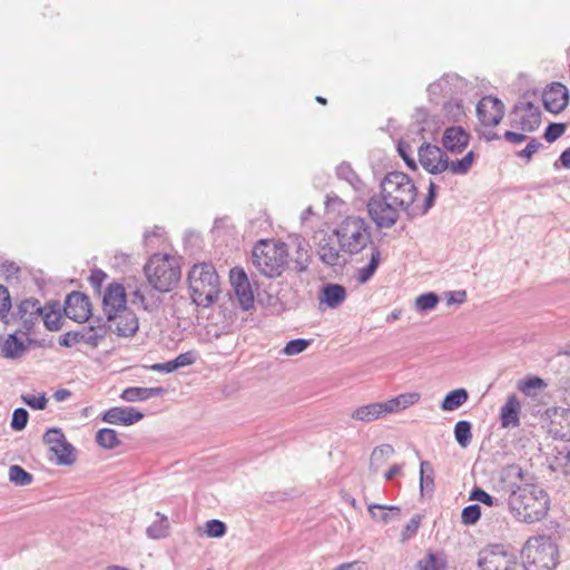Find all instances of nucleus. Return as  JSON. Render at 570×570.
Segmentation results:
<instances>
[{
  "label": "nucleus",
  "mask_w": 570,
  "mask_h": 570,
  "mask_svg": "<svg viewBox=\"0 0 570 570\" xmlns=\"http://www.w3.org/2000/svg\"><path fill=\"white\" fill-rule=\"evenodd\" d=\"M381 194L367 202V212L379 228H391L416 199L417 188L412 178L402 171L387 173L381 181Z\"/></svg>",
  "instance_id": "obj_1"
},
{
  "label": "nucleus",
  "mask_w": 570,
  "mask_h": 570,
  "mask_svg": "<svg viewBox=\"0 0 570 570\" xmlns=\"http://www.w3.org/2000/svg\"><path fill=\"white\" fill-rule=\"evenodd\" d=\"M510 513L520 522L534 523L542 520L550 508L548 493L538 484L513 483L507 499Z\"/></svg>",
  "instance_id": "obj_2"
},
{
  "label": "nucleus",
  "mask_w": 570,
  "mask_h": 570,
  "mask_svg": "<svg viewBox=\"0 0 570 570\" xmlns=\"http://www.w3.org/2000/svg\"><path fill=\"white\" fill-rule=\"evenodd\" d=\"M188 286L197 306H210L219 295V277L215 267L207 263L194 265L188 274Z\"/></svg>",
  "instance_id": "obj_3"
},
{
  "label": "nucleus",
  "mask_w": 570,
  "mask_h": 570,
  "mask_svg": "<svg viewBox=\"0 0 570 570\" xmlns=\"http://www.w3.org/2000/svg\"><path fill=\"white\" fill-rule=\"evenodd\" d=\"M252 263L262 275L277 277L288 263V246L283 242L259 240L253 248Z\"/></svg>",
  "instance_id": "obj_4"
},
{
  "label": "nucleus",
  "mask_w": 570,
  "mask_h": 570,
  "mask_svg": "<svg viewBox=\"0 0 570 570\" xmlns=\"http://www.w3.org/2000/svg\"><path fill=\"white\" fill-rule=\"evenodd\" d=\"M144 271L149 285L160 293L170 292L178 284L181 276L176 257L168 254L153 255Z\"/></svg>",
  "instance_id": "obj_5"
},
{
  "label": "nucleus",
  "mask_w": 570,
  "mask_h": 570,
  "mask_svg": "<svg viewBox=\"0 0 570 570\" xmlns=\"http://www.w3.org/2000/svg\"><path fill=\"white\" fill-rule=\"evenodd\" d=\"M521 553L525 570H554L559 562L557 544L544 535L529 538Z\"/></svg>",
  "instance_id": "obj_6"
},
{
  "label": "nucleus",
  "mask_w": 570,
  "mask_h": 570,
  "mask_svg": "<svg viewBox=\"0 0 570 570\" xmlns=\"http://www.w3.org/2000/svg\"><path fill=\"white\" fill-rule=\"evenodd\" d=\"M341 249L348 255H356L373 245L371 227L364 218L346 217L335 229Z\"/></svg>",
  "instance_id": "obj_7"
},
{
  "label": "nucleus",
  "mask_w": 570,
  "mask_h": 570,
  "mask_svg": "<svg viewBox=\"0 0 570 570\" xmlns=\"http://www.w3.org/2000/svg\"><path fill=\"white\" fill-rule=\"evenodd\" d=\"M420 397V394L416 392L403 393L384 402H374L358 406L351 413V417L361 422H372L416 404Z\"/></svg>",
  "instance_id": "obj_8"
},
{
  "label": "nucleus",
  "mask_w": 570,
  "mask_h": 570,
  "mask_svg": "<svg viewBox=\"0 0 570 570\" xmlns=\"http://www.w3.org/2000/svg\"><path fill=\"white\" fill-rule=\"evenodd\" d=\"M479 570H518L517 554L503 544H489L480 550L476 561Z\"/></svg>",
  "instance_id": "obj_9"
},
{
  "label": "nucleus",
  "mask_w": 570,
  "mask_h": 570,
  "mask_svg": "<svg viewBox=\"0 0 570 570\" xmlns=\"http://www.w3.org/2000/svg\"><path fill=\"white\" fill-rule=\"evenodd\" d=\"M43 442L50 452L49 460L58 465H70L76 461L75 448L67 442L61 429H49L43 434Z\"/></svg>",
  "instance_id": "obj_10"
},
{
  "label": "nucleus",
  "mask_w": 570,
  "mask_h": 570,
  "mask_svg": "<svg viewBox=\"0 0 570 570\" xmlns=\"http://www.w3.org/2000/svg\"><path fill=\"white\" fill-rule=\"evenodd\" d=\"M541 124V112L532 102L514 106L512 110L511 126L522 131H534Z\"/></svg>",
  "instance_id": "obj_11"
},
{
  "label": "nucleus",
  "mask_w": 570,
  "mask_h": 570,
  "mask_svg": "<svg viewBox=\"0 0 570 570\" xmlns=\"http://www.w3.org/2000/svg\"><path fill=\"white\" fill-rule=\"evenodd\" d=\"M421 166L430 174L438 175L446 170V153L435 145L424 142L417 150Z\"/></svg>",
  "instance_id": "obj_12"
},
{
  "label": "nucleus",
  "mask_w": 570,
  "mask_h": 570,
  "mask_svg": "<svg viewBox=\"0 0 570 570\" xmlns=\"http://www.w3.org/2000/svg\"><path fill=\"white\" fill-rule=\"evenodd\" d=\"M343 249L340 246V239L334 230L332 234H325L320 238L317 244V255L322 263L327 266L335 267L345 263L342 256Z\"/></svg>",
  "instance_id": "obj_13"
},
{
  "label": "nucleus",
  "mask_w": 570,
  "mask_h": 570,
  "mask_svg": "<svg viewBox=\"0 0 570 570\" xmlns=\"http://www.w3.org/2000/svg\"><path fill=\"white\" fill-rule=\"evenodd\" d=\"M476 114L483 126L495 127L504 116V105L497 97L485 96L479 101Z\"/></svg>",
  "instance_id": "obj_14"
},
{
  "label": "nucleus",
  "mask_w": 570,
  "mask_h": 570,
  "mask_svg": "<svg viewBox=\"0 0 570 570\" xmlns=\"http://www.w3.org/2000/svg\"><path fill=\"white\" fill-rule=\"evenodd\" d=\"M126 291L122 284L110 283L104 293L102 311L106 318L115 317V313H121L122 309H129L126 305Z\"/></svg>",
  "instance_id": "obj_15"
},
{
  "label": "nucleus",
  "mask_w": 570,
  "mask_h": 570,
  "mask_svg": "<svg viewBox=\"0 0 570 570\" xmlns=\"http://www.w3.org/2000/svg\"><path fill=\"white\" fill-rule=\"evenodd\" d=\"M63 313L66 317L82 323L91 315L89 297L80 292H72L66 297Z\"/></svg>",
  "instance_id": "obj_16"
},
{
  "label": "nucleus",
  "mask_w": 570,
  "mask_h": 570,
  "mask_svg": "<svg viewBox=\"0 0 570 570\" xmlns=\"http://www.w3.org/2000/svg\"><path fill=\"white\" fill-rule=\"evenodd\" d=\"M138 327V317L130 309H122L121 313H115V317L107 318V332L111 331L118 336H132Z\"/></svg>",
  "instance_id": "obj_17"
},
{
  "label": "nucleus",
  "mask_w": 570,
  "mask_h": 570,
  "mask_svg": "<svg viewBox=\"0 0 570 570\" xmlns=\"http://www.w3.org/2000/svg\"><path fill=\"white\" fill-rule=\"evenodd\" d=\"M542 102L551 114H559L564 110L569 104V90L561 82H553L542 94Z\"/></svg>",
  "instance_id": "obj_18"
},
{
  "label": "nucleus",
  "mask_w": 570,
  "mask_h": 570,
  "mask_svg": "<svg viewBox=\"0 0 570 570\" xmlns=\"http://www.w3.org/2000/svg\"><path fill=\"white\" fill-rule=\"evenodd\" d=\"M549 417V433L554 439L570 441V409H553Z\"/></svg>",
  "instance_id": "obj_19"
},
{
  "label": "nucleus",
  "mask_w": 570,
  "mask_h": 570,
  "mask_svg": "<svg viewBox=\"0 0 570 570\" xmlns=\"http://www.w3.org/2000/svg\"><path fill=\"white\" fill-rule=\"evenodd\" d=\"M144 417V413L134 407L114 406L102 414V421L109 424L128 426Z\"/></svg>",
  "instance_id": "obj_20"
},
{
  "label": "nucleus",
  "mask_w": 570,
  "mask_h": 570,
  "mask_svg": "<svg viewBox=\"0 0 570 570\" xmlns=\"http://www.w3.org/2000/svg\"><path fill=\"white\" fill-rule=\"evenodd\" d=\"M469 141L470 135L461 126L449 127L443 132L442 145L450 153H462L469 145Z\"/></svg>",
  "instance_id": "obj_21"
},
{
  "label": "nucleus",
  "mask_w": 570,
  "mask_h": 570,
  "mask_svg": "<svg viewBox=\"0 0 570 570\" xmlns=\"http://www.w3.org/2000/svg\"><path fill=\"white\" fill-rule=\"evenodd\" d=\"M41 304L37 298H26L22 299L18 306L16 315L22 322L23 327L27 331H31L36 323L39 321L41 316Z\"/></svg>",
  "instance_id": "obj_22"
},
{
  "label": "nucleus",
  "mask_w": 570,
  "mask_h": 570,
  "mask_svg": "<svg viewBox=\"0 0 570 570\" xmlns=\"http://www.w3.org/2000/svg\"><path fill=\"white\" fill-rule=\"evenodd\" d=\"M521 403L515 394L508 396L507 402L501 407L500 420L504 429L517 428L520 424Z\"/></svg>",
  "instance_id": "obj_23"
},
{
  "label": "nucleus",
  "mask_w": 570,
  "mask_h": 570,
  "mask_svg": "<svg viewBox=\"0 0 570 570\" xmlns=\"http://www.w3.org/2000/svg\"><path fill=\"white\" fill-rule=\"evenodd\" d=\"M166 393L164 387H139L130 386L122 391L120 399L125 402L146 401L153 397L163 396Z\"/></svg>",
  "instance_id": "obj_24"
},
{
  "label": "nucleus",
  "mask_w": 570,
  "mask_h": 570,
  "mask_svg": "<svg viewBox=\"0 0 570 570\" xmlns=\"http://www.w3.org/2000/svg\"><path fill=\"white\" fill-rule=\"evenodd\" d=\"M28 351V345L16 334H9L0 344V354L7 360L21 358Z\"/></svg>",
  "instance_id": "obj_25"
},
{
  "label": "nucleus",
  "mask_w": 570,
  "mask_h": 570,
  "mask_svg": "<svg viewBox=\"0 0 570 570\" xmlns=\"http://www.w3.org/2000/svg\"><path fill=\"white\" fill-rule=\"evenodd\" d=\"M346 299V289L340 284H326L323 286L320 303L331 308H336Z\"/></svg>",
  "instance_id": "obj_26"
},
{
  "label": "nucleus",
  "mask_w": 570,
  "mask_h": 570,
  "mask_svg": "<svg viewBox=\"0 0 570 570\" xmlns=\"http://www.w3.org/2000/svg\"><path fill=\"white\" fill-rule=\"evenodd\" d=\"M41 316L43 324L49 331H59L62 326V317L59 308V304L56 302L47 303L41 306Z\"/></svg>",
  "instance_id": "obj_27"
},
{
  "label": "nucleus",
  "mask_w": 570,
  "mask_h": 570,
  "mask_svg": "<svg viewBox=\"0 0 570 570\" xmlns=\"http://www.w3.org/2000/svg\"><path fill=\"white\" fill-rule=\"evenodd\" d=\"M416 567L420 570H446L448 559L443 551L429 550L425 557L417 561Z\"/></svg>",
  "instance_id": "obj_28"
},
{
  "label": "nucleus",
  "mask_w": 570,
  "mask_h": 570,
  "mask_svg": "<svg viewBox=\"0 0 570 570\" xmlns=\"http://www.w3.org/2000/svg\"><path fill=\"white\" fill-rule=\"evenodd\" d=\"M80 332L83 335L81 340L83 343L97 347L107 335V323L98 320L97 324L83 327Z\"/></svg>",
  "instance_id": "obj_29"
},
{
  "label": "nucleus",
  "mask_w": 570,
  "mask_h": 570,
  "mask_svg": "<svg viewBox=\"0 0 570 570\" xmlns=\"http://www.w3.org/2000/svg\"><path fill=\"white\" fill-rule=\"evenodd\" d=\"M336 176L340 180L346 181L354 190L361 191L364 184L350 163L342 161L336 167Z\"/></svg>",
  "instance_id": "obj_30"
},
{
  "label": "nucleus",
  "mask_w": 570,
  "mask_h": 570,
  "mask_svg": "<svg viewBox=\"0 0 570 570\" xmlns=\"http://www.w3.org/2000/svg\"><path fill=\"white\" fill-rule=\"evenodd\" d=\"M293 245L295 247V256L292 259L294 268L297 272H304L307 269L309 264V246L304 239L301 238H295L293 240Z\"/></svg>",
  "instance_id": "obj_31"
},
{
  "label": "nucleus",
  "mask_w": 570,
  "mask_h": 570,
  "mask_svg": "<svg viewBox=\"0 0 570 570\" xmlns=\"http://www.w3.org/2000/svg\"><path fill=\"white\" fill-rule=\"evenodd\" d=\"M156 517L158 519L146 529L147 537L153 540L167 538L170 530L168 518L160 512H156Z\"/></svg>",
  "instance_id": "obj_32"
},
{
  "label": "nucleus",
  "mask_w": 570,
  "mask_h": 570,
  "mask_svg": "<svg viewBox=\"0 0 570 570\" xmlns=\"http://www.w3.org/2000/svg\"><path fill=\"white\" fill-rule=\"evenodd\" d=\"M381 259L382 258L380 248L377 246H372L370 262L366 266L358 269L356 276L357 282L361 284L368 282L376 272L381 263Z\"/></svg>",
  "instance_id": "obj_33"
},
{
  "label": "nucleus",
  "mask_w": 570,
  "mask_h": 570,
  "mask_svg": "<svg viewBox=\"0 0 570 570\" xmlns=\"http://www.w3.org/2000/svg\"><path fill=\"white\" fill-rule=\"evenodd\" d=\"M367 509L372 518L377 519L384 523H389L392 520L399 519L401 511L399 507H386L376 503L368 504Z\"/></svg>",
  "instance_id": "obj_34"
},
{
  "label": "nucleus",
  "mask_w": 570,
  "mask_h": 570,
  "mask_svg": "<svg viewBox=\"0 0 570 570\" xmlns=\"http://www.w3.org/2000/svg\"><path fill=\"white\" fill-rule=\"evenodd\" d=\"M394 453V448L391 444H382L376 446L370 458V470L376 473L382 464L386 462V460L392 456Z\"/></svg>",
  "instance_id": "obj_35"
},
{
  "label": "nucleus",
  "mask_w": 570,
  "mask_h": 570,
  "mask_svg": "<svg viewBox=\"0 0 570 570\" xmlns=\"http://www.w3.org/2000/svg\"><path fill=\"white\" fill-rule=\"evenodd\" d=\"M475 159V154L471 150L462 159L450 160L446 156V170L454 175H465L471 169Z\"/></svg>",
  "instance_id": "obj_36"
},
{
  "label": "nucleus",
  "mask_w": 570,
  "mask_h": 570,
  "mask_svg": "<svg viewBox=\"0 0 570 570\" xmlns=\"http://www.w3.org/2000/svg\"><path fill=\"white\" fill-rule=\"evenodd\" d=\"M468 397L469 394L466 390L456 389L445 395L441 406L444 411H454L463 405L468 401Z\"/></svg>",
  "instance_id": "obj_37"
},
{
  "label": "nucleus",
  "mask_w": 570,
  "mask_h": 570,
  "mask_svg": "<svg viewBox=\"0 0 570 570\" xmlns=\"http://www.w3.org/2000/svg\"><path fill=\"white\" fill-rule=\"evenodd\" d=\"M443 117L448 121L459 122L465 116L464 107L461 100L451 99L443 105Z\"/></svg>",
  "instance_id": "obj_38"
},
{
  "label": "nucleus",
  "mask_w": 570,
  "mask_h": 570,
  "mask_svg": "<svg viewBox=\"0 0 570 570\" xmlns=\"http://www.w3.org/2000/svg\"><path fill=\"white\" fill-rule=\"evenodd\" d=\"M461 81L458 75H445L440 80L429 85L428 94L431 99L434 97H439L443 92L448 94L450 91V83Z\"/></svg>",
  "instance_id": "obj_39"
},
{
  "label": "nucleus",
  "mask_w": 570,
  "mask_h": 570,
  "mask_svg": "<svg viewBox=\"0 0 570 570\" xmlns=\"http://www.w3.org/2000/svg\"><path fill=\"white\" fill-rule=\"evenodd\" d=\"M96 442L104 449L112 450L120 444L118 433L114 429L104 428L96 433Z\"/></svg>",
  "instance_id": "obj_40"
},
{
  "label": "nucleus",
  "mask_w": 570,
  "mask_h": 570,
  "mask_svg": "<svg viewBox=\"0 0 570 570\" xmlns=\"http://www.w3.org/2000/svg\"><path fill=\"white\" fill-rule=\"evenodd\" d=\"M472 425L469 421H459L454 426V436L462 448H466L472 441Z\"/></svg>",
  "instance_id": "obj_41"
},
{
  "label": "nucleus",
  "mask_w": 570,
  "mask_h": 570,
  "mask_svg": "<svg viewBox=\"0 0 570 570\" xmlns=\"http://www.w3.org/2000/svg\"><path fill=\"white\" fill-rule=\"evenodd\" d=\"M9 481L14 485L26 487L32 483L33 476L20 465L14 464L9 468Z\"/></svg>",
  "instance_id": "obj_42"
},
{
  "label": "nucleus",
  "mask_w": 570,
  "mask_h": 570,
  "mask_svg": "<svg viewBox=\"0 0 570 570\" xmlns=\"http://www.w3.org/2000/svg\"><path fill=\"white\" fill-rule=\"evenodd\" d=\"M234 291L243 309L248 311L250 307H253L254 294L249 282L245 284H238V286L234 287Z\"/></svg>",
  "instance_id": "obj_43"
},
{
  "label": "nucleus",
  "mask_w": 570,
  "mask_h": 570,
  "mask_svg": "<svg viewBox=\"0 0 570 570\" xmlns=\"http://www.w3.org/2000/svg\"><path fill=\"white\" fill-rule=\"evenodd\" d=\"M434 471L428 461L420 463V489L423 493L424 490L432 492L434 489Z\"/></svg>",
  "instance_id": "obj_44"
},
{
  "label": "nucleus",
  "mask_w": 570,
  "mask_h": 570,
  "mask_svg": "<svg viewBox=\"0 0 570 570\" xmlns=\"http://www.w3.org/2000/svg\"><path fill=\"white\" fill-rule=\"evenodd\" d=\"M546 386V382L537 376L529 377L518 383V389L528 396H534L537 390H542Z\"/></svg>",
  "instance_id": "obj_45"
},
{
  "label": "nucleus",
  "mask_w": 570,
  "mask_h": 570,
  "mask_svg": "<svg viewBox=\"0 0 570 570\" xmlns=\"http://www.w3.org/2000/svg\"><path fill=\"white\" fill-rule=\"evenodd\" d=\"M469 499L471 501H479L488 507H500L503 504V502L500 499L490 495L481 488H474L471 491Z\"/></svg>",
  "instance_id": "obj_46"
},
{
  "label": "nucleus",
  "mask_w": 570,
  "mask_h": 570,
  "mask_svg": "<svg viewBox=\"0 0 570 570\" xmlns=\"http://www.w3.org/2000/svg\"><path fill=\"white\" fill-rule=\"evenodd\" d=\"M439 303V296L435 293H426L417 296L415 307L417 311L426 312L433 309Z\"/></svg>",
  "instance_id": "obj_47"
},
{
  "label": "nucleus",
  "mask_w": 570,
  "mask_h": 570,
  "mask_svg": "<svg viewBox=\"0 0 570 570\" xmlns=\"http://www.w3.org/2000/svg\"><path fill=\"white\" fill-rule=\"evenodd\" d=\"M481 518V508L479 504H470L462 510L461 521L465 525L475 524Z\"/></svg>",
  "instance_id": "obj_48"
},
{
  "label": "nucleus",
  "mask_w": 570,
  "mask_h": 570,
  "mask_svg": "<svg viewBox=\"0 0 570 570\" xmlns=\"http://www.w3.org/2000/svg\"><path fill=\"white\" fill-rule=\"evenodd\" d=\"M226 524L217 519L209 520L205 523V533L209 538H222L226 533Z\"/></svg>",
  "instance_id": "obj_49"
},
{
  "label": "nucleus",
  "mask_w": 570,
  "mask_h": 570,
  "mask_svg": "<svg viewBox=\"0 0 570 570\" xmlns=\"http://www.w3.org/2000/svg\"><path fill=\"white\" fill-rule=\"evenodd\" d=\"M311 345V341L304 338L291 340L285 347L283 353L288 356L297 355L304 352Z\"/></svg>",
  "instance_id": "obj_50"
},
{
  "label": "nucleus",
  "mask_w": 570,
  "mask_h": 570,
  "mask_svg": "<svg viewBox=\"0 0 570 570\" xmlns=\"http://www.w3.org/2000/svg\"><path fill=\"white\" fill-rule=\"evenodd\" d=\"M29 413L23 407H18L12 413L11 428L14 431H22L28 423Z\"/></svg>",
  "instance_id": "obj_51"
},
{
  "label": "nucleus",
  "mask_w": 570,
  "mask_h": 570,
  "mask_svg": "<svg viewBox=\"0 0 570 570\" xmlns=\"http://www.w3.org/2000/svg\"><path fill=\"white\" fill-rule=\"evenodd\" d=\"M422 517L420 514L413 515L410 521L404 525L402 533H401V540L402 542L407 541L412 537H414L420 528Z\"/></svg>",
  "instance_id": "obj_52"
},
{
  "label": "nucleus",
  "mask_w": 570,
  "mask_h": 570,
  "mask_svg": "<svg viewBox=\"0 0 570 570\" xmlns=\"http://www.w3.org/2000/svg\"><path fill=\"white\" fill-rule=\"evenodd\" d=\"M397 151H399V155L402 157V159L404 160V163L406 164V166L410 169H413V170L416 169V163L412 156L413 150L409 142L401 140L397 144Z\"/></svg>",
  "instance_id": "obj_53"
},
{
  "label": "nucleus",
  "mask_w": 570,
  "mask_h": 570,
  "mask_svg": "<svg viewBox=\"0 0 570 570\" xmlns=\"http://www.w3.org/2000/svg\"><path fill=\"white\" fill-rule=\"evenodd\" d=\"M564 131L566 124L552 122L546 128L543 137L548 142H553L558 138H560L564 134Z\"/></svg>",
  "instance_id": "obj_54"
},
{
  "label": "nucleus",
  "mask_w": 570,
  "mask_h": 570,
  "mask_svg": "<svg viewBox=\"0 0 570 570\" xmlns=\"http://www.w3.org/2000/svg\"><path fill=\"white\" fill-rule=\"evenodd\" d=\"M23 403H26L28 406H30L33 410H43L47 406L48 400L46 397V394L42 393L38 396L27 394L21 396Z\"/></svg>",
  "instance_id": "obj_55"
},
{
  "label": "nucleus",
  "mask_w": 570,
  "mask_h": 570,
  "mask_svg": "<svg viewBox=\"0 0 570 570\" xmlns=\"http://www.w3.org/2000/svg\"><path fill=\"white\" fill-rule=\"evenodd\" d=\"M83 335L80 331H69L59 337V344L65 347H71L78 343H81Z\"/></svg>",
  "instance_id": "obj_56"
},
{
  "label": "nucleus",
  "mask_w": 570,
  "mask_h": 570,
  "mask_svg": "<svg viewBox=\"0 0 570 570\" xmlns=\"http://www.w3.org/2000/svg\"><path fill=\"white\" fill-rule=\"evenodd\" d=\"M196 362V353L193 351H188L179 354L176 358L171 360L174 370H178L180 367H185L191 365Z\"/></svg>",
  "instance_id": "obj_57"
},
{
  "label": "nucleus",
  "mask_w": 570,
  "mask_h": 570,
  "mask_svg": "<svg viewBox=\"0 0 570 570\" xmlns=\"http://www.w3.org/2000/svg\"><path fill=\"white\" fill-rule=\"evenodd\" d=\"M11 308V298L9 291L6 286L0 285V320L7 317Z\"/></svg>",
  "instance_id": "obj_58"
},
{
  "label": "nucleus",
  "mask_w": 570,
  "mask_h": 570,
  "mask_svg": "<svg viewBox=\"0 0 570 570\" xmlns=\"http://www.w3.org/2000/svg\"><path fill=\"white\" fill-rule=\"evenodd\" d=\"M436 189L438 186L433 181H430L428 195L421 208L422 215H425L433 207L436 198Z\"/></svg>",
  "instance_id": "obj_59"
},
{
  "label": "nucleus",
  "mask_w": 570,
  "mask_h": 570,
  "mask_svg": "<svg viewBox=\"0 0 570 570\" xmlns=\"http://www.w3.org/2000/svg\"><path fill=\"white\" fill-rule=\"evenodd\" d=\"M542 147V144L538 141L535 138H532L524 149L518 153V156L521 158L531 159V157Z\"/></svg>",
  "instance_id": "obj_60"
},
{
  "label": "nucleus",
  "mask_w": 570,
  "mask_h": 570,
  "mask_svg": "<svg viewBox=\"0 0 570 570\" xmlns=\"http://www.w3.org/2000/svg\"><path fill=\"white\" fill-rule=\"evenodd\" d=\"M230 283L233 287L238 286V284L248 283V278L246 273L242 268H233L230 271Z\"/></svg>",
  "instance_id": "obj_61"
},
{
  "label": "nucleus",
  "mask_w": 570,
  "mask_h": 570,
  "mask_svg": "<svg viewBox=\"0 0 570 570\" xmlns=\"http://www.w3.org/2000/svg\"><path fill=\"white\" fill-rule=\"evenodd\" d=\"M559 464H561L567 474H570V449L566 451H560L559 456L557 458Z\"/></svg>",
  "instance_id": "obj_62"
},
{
  "label": "nucleus",
  "mask_w": 570,
  "mask_h": 570,
  "mask_svg": "<svg viewBox=\"0 0 570 570\" xmlns=\"http://www.w3.org/2000/svg\"><path fill=\"white\" fill-rule=\"evenodd\" d=\"M504 139L512 144H521L527 140V136L521 132L507 130L503 135Z\"/></svg>",
  "instance_id": "obj_63"
},
{
  "label": "nucleus",
  "mask_w": 570,
  "mask_h": 570,
  "mask_svg": "<svg viewBox=\"0 0 570 570\" xmlns=\"http://www.w3.org/2000/svg\"><path fill=\"white\" fill-rule=\"evenodd\" d=\"M554 168L558 169L560 166L570 169V147L563 150L559 159L554 163Z\"/></svg>",
  "instance_id": "obj_64"
}]
</instances>
